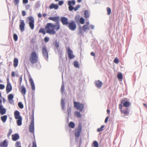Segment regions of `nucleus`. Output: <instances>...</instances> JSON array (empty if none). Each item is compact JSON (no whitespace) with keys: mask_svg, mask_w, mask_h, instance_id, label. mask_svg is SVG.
Masks as SVG:
<instances>
[{"mask_svg":"<svg viewBox=\"0 0 147 147\" xmlns=\"http://www.w3.org/2000/svg\"><path fill=\"white\" fill-rule=\"evenodd\" d=\"M27 18L29 21L28 24L29 27L31 30H33L34 28V18L32 16H30L28 17Z\"/></svg>","mask_w":147,"mask_h":147,"instance_id":"nucleus-5","label":"nucleus"},{"mask_svg":"<svg viewBox=\"0 0 147 147\" xmlns=\"http://www.w3.org/2000/svg\"><path fill=\"white\" fill-rule=\"evenodd\" d=\"M107 14L108 15H109L111 12V9L109 7H108L107 8Z\"/></svg>","mask_w":147,"mask_h":147,"instance_id":"nucleus-40","label":"nucleus"},{"mask_svg":"<svg viewBox=\"0 0 147 147\" xmlns=\"http://www.w3.org/2000/svg\"><path fill=\"white\" fill-rule=\"evenodd\" d=\"M104 127L105 126L104 125H102L100 127V128H98L97 129V131L99 132L102 131L103 130V129Z\"/></svg>","mask_w":147,"mask_h":147,"instance_id":"nucleus-35","label":"nucleus"},{"mask_svg":"<svg viewBox=\"0 0 147 147\" xmlns=\"http://www.w3.org/2000/svg\"><path fill=\"white\" fill-rule=\"evenodd\" d=\"M49 40V38L47 37H45L44 38V40L46 42H47Z\"/></svg>","mask_w":147,"mask_h":147,"instance_id":"nucleus-51","label":"nucleus"},{"mask_svg":"<svg viewBox=\"0 0 147 147\" xmlns=\"http://www.w3.org/2000/svg\"><path fill=\"white\" fill-rule=\"evenodd\" d=\"M38 16L39 18H40L42 17V16L40 13H39L38 14Z\"/></svg>","mask_w":147,"mask_h":147,"instance_id":"nucleus-59","label":"nucleus"},{"mask_svg":"<svg viewBox=\"0 0 147 147\" xmlns=\"http://www.w3.org/2000/svg\"><path fill=\"white\" fill-rule=\"evenodd\" d=\"M13 38L15 41H16L18 40V37L17 35L15 34H14L13 35Z\"/></svg>","mask_w":147,"mask_h":147,"instance_id":"nucleus-43","label":"nucleus"},{"mask_svg":"<svg viewBox=\"0 0 147 147\" xmlns=\"http://www.w3.org/2000/svg\"><path fill=\"white\" fill-rule=\"evenodd\" d=\"M63 1H61L59 2L58 4L59 5H61L63 4Z\"/></svg>","mask_w":147,"mask_h":147,"instance_id":"nucleus-53","label":"nucleus"},{"mask_svg":"<svg viewBox=\"0 0 147 147\" xmlns=\"http://www.w3.org/2000/svg\"><path fill=\"white\" fill-rule=\"evenodd\" d=\"M13 2L15 5H18L19 2V0H13Z\"/></svg>","mask_w":147,"mask_h":147,"instance_id":"nucleus-45","label":"nucleus"},{"mask_svg":"<svg viewBox=\"0 0 147 147\" xmlns=\"http://www.w3.org/2000/svg\"><path fill=\"white\" fill-rule=\"evenodd\" d=\"M61 21L63 25H67L69 24L67 19L65 17H62L61 18Z\"/></svg>","mask_w":147,"mask_h":147,"instance_id":"nucleus-16","label":"nucleus"},{"mask_svg":"<svg viewBox=\"0 0 147 147\" xmlns=\"http://www.w3.org/2000/svg\"><path fill=\"white\" fill-rule=\"evenodd\" d=\"M117 77L119 79H121L122 80L123 79V76L121 73H120L118 74Z\"/></svg>","mask_w":147,"mask_h":147,"instance_id":"nucleus-39","label":"nucleus"},{"mask_svg":"<svg viewBox=\"0 0 147 147\" xmlns=\"http://www.w3.org/2000/svg\"><path fill=\"white\" fill-rule=\"evenodd\" d=\"M49 8L50 9H55L56 10L58 8L59 6L57 4L52 3L49 5Z\"/></svg>","mask_w":147,"mask_h":147,"instance_id":"nucleus-21","label":"nucleus"},{"mask_svg":"<svg viewBox=\"0 0 147 147\" xmlns=\"http://www.w3.org/2000/svg\"><path fill=\"white\" fill-rule=\"evenodd\" d=\"M30 132L33 133L34 132V123H30L29 126Z\"/></svg>","mask_w":147,"mask_h":147,"instance_id":"nucleus-22","label":"nucleus"},{"mask_svg":"<svg viewBox=\"0 0 147 147\" xmlns=\"http://www.w3.org/2000/svg\"><path fill=\"white\" fill-rule=\"evenodd\" d=\"M5 88L4 86L2 84H0V89L2 90Z\"/></svg>","mask_w":147,"mask_h":147,"instance_id":"nucleus-52","label":"nucleus"},{"mask_svg":"<svg viewBox=\"0 0 147 147\" xmlns=\"http://www.w3.org/2000/svg\"><path fill=\"white\" fill-rule=\"evenodd\" d=\"M80 22L82 24H84L85 22L84 19L82 17L80 19Z\"/></svg>","mask_w":147,"mask_h":147,"instance_id":"nucleus-38","label":"nucleus"},{"mask_svg":"<svg viewBox=\"0 0 147 147\" xmlns=\"http://www.w3.org/2000/svg\"><path fill=\"white\" fill-rule=\"evenodd\" d=\"M114 62L117 64L119 62V60L117 58H116L114 59Z\"/></svg>","mask_w":147,"mask_h":147,"instance_id":"nucleus-50","label":"nucleus"},{"mask_svg":"<svg viewBox=\"0 0 147 147\" xmlns=\"http://www.w3.org/2000/svg\"><path fill=\"white\" fill-rule=\"evenodd\" d=\"M12 140L13 141H16L20 138L19 135L17 134H13L11 136Z\"/></svg>","mask_w":147,"mask_h":147,"instance_id":"nucleus-20","label":"nucleus"},{"mask_svg":"<svg viewBox=\"0 0 147 147\" xmlns=\"http://www.w3.org/2000/svg\"><path fill=\"white\" fill-rule=\"evenodd\" d=\"M74 106L77 110L82 111L84 108V105L81 103L74 102Z\"/></svg>","mask_w":147,"mask_h":147,"instance_id":"nucleus-4","label":"nucleus"},{"mask_svg":"<svg viewBox=\"0 0 147 147\" xmlns=\"http://www.w3.org/2000/svg\"><path fill=\"white\" fill-rule=\"evenodd\" d=\"M82 127L81 124L80 123L78 125V128L76 129L75 132L74 134L76 137H79L82 131Z\"/></svg>","mask_w":147,"mask_h":147,"instance_id":"nucleus-6","label":"nucleus"},{"mask_svg":"<svg viewBox=\"0 0 147 147\" xmlns=\"http://www.w3.org/2000/svg\"><path fill=\"white\" fill-rule=\"evenodd\" d=\"M74 66L76 68L78 67L79 64L78 62L77 61H75L74 63Z\"/></svg>","mask_w":147,"mask_h":147,"instance_id":"nucleus-42","label":"nucleus"},{"mask_svg":"<svg viewBox=\"0 0 147 147\" xmlns=\"http://www.w3.org/2000/svg\"><path fill=\"white\" fill-rule=\"evenodd\" d=\"M121 102L123 106L126 108L129 107L130 105V103L129 102L125 100H122Z\"/></svg>","mask_w":147,"mask_h":147,"instance_id":"nucleus-14","label":"nucleus"},{"mask_svg":"<svg viewBox=\"0 0 147 147\" xmlns=\"http://www.w3.org/2000/svg\"><path fill=\"white\" fill-rule=\"evenodd\" d=\"M42 51L44 57L48 58V53L47 49L45 47H42Z\"/></svg>","mask_w":147,"mask_h":147,"instance_id":"nucleus-15","label":"nucleus"},{"mask_svg":"<svg viewBox=\"0 0 147 147\" xmlns=\"http://www.w3.org/2000/svg\"><path fill=\"white\" fill-rule=\"evenodd\" d=\"M29 60L32 64H34L37 63L38 61V57L35 51L32 52L30 55Z\"/></svg>","mask_w":147,"mask_h":147,"instance_id":"nucleus-2","label":"nucleus"},{"mask_svg":"<svg viewBox=\"0 0 147 147\" xmlns=\"http://www.w3.org/2000/svg\"><path fill=\"white\" fill-rule=\"evenodd\" d=\"M47 14L46 13H43L42 15V16H43L44 17V18H45V17L47 16Z\"/></svg>","mask_w":147,"mask_h":147,"instance_id":"nucleus-62","label":"nucleus"},{"mask_svg":"<svg viewBox=\"0 0 147 147\" xmlns=\"http://www.w3.org/2000/svg\"><path fill=\"white\" fill-rule=\"evenodd\" d=\"M102 83L101 81L99 80H98L95 81V84L96 86L98 88H100L101 87L102 84Z\"/></svg>","mask_w":147,"mask_h":147,"instance_id":"nucleus-19","label":"nucleus"},{"mask_svg":"<svg viewBox=\"0 0 147 147\" xmlns=\"http://www.w3.org/2000/svg\"><path fill=\"white\" fill-rule=\"evenodd\" d=\"M50 20H51L56 22H59V18L58 16H56L55 17H49L48 18Z\"/></svg>","mask_w":147,"mask_h":147,"instance_id":"nucleus-18","label":"nucleus"},{"mask_svg":"<svg viewBox=\"0 0 147 147\" xmlns=\"http://www.w3.org/2000/svg\"><path fill=\"white\" fill-rule=\"evenodd\" d=\"M12 133V130L11 129H9V132L7 134V137L9 138V136Z\"/></svg>","mask_w":147,"mask_h":147,"instance_id":"nucleus-44","label":"nucleus"},{"mask_svg":"<svg viewBox=\"0 0 147 147\" xmlns=\"http://www.w3.org/2000/svg\"><path fill=\"white\" fill-rule=\"evenodd\" d=\"M59 42H56L55 43V46L57 48H58L59 47Z\"/></svg>","mask_w":147,"mask_h":147,"instance_id":"nucleus-48","label":"nucleus"},{"mask_svg":"<svg viewBox=\"0 0 147 147\" xmlns=\"http://www.w3.org/2000/svg\"><path fill=\"white\" fill-rule=\"evenodd\" d=\"M76 2L74 0L68 1L67 2L68 5L69 6L68 9L70 11H72L74 9L73 6L75 4Z\"/></svg>","mask_w":147,"mask_h":147,"instance_id":"nucleus-7","label":"nucleus"},{"mask_svg":"<svg viewBox=\"0 0 147 147\" xmlns=\"http://www.w3.org/2000/svg\"><path fill=\"white\" fill-rule=\"evenodd\" d=\"M18 60L17 58H15L13 60V66L14 67H16L18 66Z\"/></svg>","mask_w":147,"mask_h":147,"instance_id":"nucleus-26","label":"nucleus"},{"mask_svg":"<svg viewBox=\"0 0 147 147\" xmlns=\"http://www.w3.org/2000/svg\"><path fill=\"white\" fill-rule=\"evenodd\" d=\"M93 144L94 147H99L98 144L97 142L96 141H94L93 142Z\"/></svg>","mask_w":147,"mask_h":147,"instance_id":"nucleus-37","label":"nucleus"},{"mask_svg":"<svg viewBox=\"0 0 147 147\" xmlns=\"http://www.w3.org/2000/svg\"><path fill=\"white\" fill-rule=\"evenodd\" d=\"M122 106H123V105L121 103V104H119V109H120V111H121V110L123 109H122Z\"/></svg>","mask_w":147,"mask_h":147,"instance_id":"nucleus-49","label":"nucleus"},{"mask_svg":"<svg viewBox=\"0 0 147 147\" xmlns=\"http://www.w3.org/2000/svg\"><path fill=\"white\" fill-rule=\"evenodd\" d=\"M2 100H0V113L1 115H3L5 114L6 112V109L3 107V106L2 105Z\"/></svg>","mask_w":147,"mask_h":147,"instance_id":"nucleus-11","label":"nucleus"},{"mask_svg":"<svg viewBox=\"0 0 147 147\" xmlns=\"http://www.w3.org/2000/svg\"><path fill=\"white\" fill-rule=\"evenodd\" d=\"M22 16H25L26 14V12L24 11H22Z\"/></svg>","mask_w":147,"mask_h":147,"instance_id":"nucleus-54","label":"nucleus"},{"mask_svg":"<svg viewBox=\"0 0 147 147\" xmlns=\"http://www.w3.org/2000/svg\"><path fill=\"white\" fill-rule=\"evenodd\" d=\"M61 105L62 109H64L65 106V103L63 99L61 100Z\"/></svg>","mask_w":147,"mask_h":147,"instance_id":"nucleus-34","label":"nucleus"},{"mask_svg":"<svg viewBox=\"0 0 147 147\" xmlns=\"http://www.w3.org/2000/svg\"><path fill=\"white\" fill-rule=\"evenodd\" d=\"M39 33H42L43 35H45L46 32L45 29L42 28H40L39 31Z\"/></svg>","mask_w":147,"mask_h":147,"instance_id":"nucleus-30","label":"nucleus"},{"mask_svg":"<svg viewBox=\"0 0 147 147\" xmlns=\"http://www.w3.org/2000/svg\"><path fill=\"white\" fill-rule=\"evenodd\" d=\"M80 7V5H78L75 7L74 8V9L75 11H77Z\"/></svg>","mask_w":147,"mask_h":147,"instance_id":"nucleus-46","label":"nucleus"},{"mask_svg":"<svg viewBox=\"0 0 147 147\" xmlns=\"http://www.w3.org/2000/svg\"><path fill=\"white\" fill-rule=\"evenodd\" d=\"M75 115L78 118L81 117V115L80 112L78 111H75Z\"/></svg>","mask_w":147,"mask_h":147,"instance_id":"nucleus-32","label":"nucleus"},{"mask_svg":"<svg viewBox=\"0 0 147 147\" xmlns=\"http://www.w3.org/2000/svg\"><path fill=\"white\" fill-rule=\"evenodd\" d=\"M64 86L63 85H62L61 87V91L63 92L64 90Z\"/></svg>","mask_w":147,"mask_h":147,"instance_id":"nucleus-57","label":"nucleus"},{"mask_svg":"<svg viewBox=\"0 0 147 147\" xmlns=\"http://www.w3.org/2000/svg\"><path fill=\"white\" fill-rule=\"evenodd\" d=\"M14 116L16 119H18L16 122L18 126H20L22 124V118L20 115V112L18 111H16L14 112Z\"/></svg>","mask_w":147,"mask_h":147,"instance_id":"nucleus-3","label":"nucleus"},{"mask_svg":"<svg viewBox=\"0 0 147 147\" xmlns=\"http://www.w3.org/2000/svg\"><path fill=\"white\" fill-rule=\"evenodd\" d=\"M90 26L92 29H94V26L93 25H91Z\"/></svg>","mask_w":147,"mask_h":147,"instance_id":"nucleus-61","label":"nucleus"},{"mask_svg":"<svg viewBox=\"0 0 147 147\" xmlns=\"http://www.w3.org/2000/svg\"><path fill=\"white\" fill-rule=\"evenodd\" d=\"M7 80L9 81L8 79ZM12 86L10 84L9 82V81L7 82V84L6 87V92L7 94L9 93L12 90Z\"/></svg>","mask_w":147,"mask_h":147,"instance_id":"nucleus-13","label":"nucleus"},{"mask_svg":"<svg viewBox=\"0 0 147 147\" xmlns=\"http://www.w3.org/2000/svg\"><path fill=\"white\" fill-rule=\"evenodd\" d=\"M29 81L31 84L32 90H34L35 89L34 84L32 79L31 78H30Z\"/></svg>","mask_w":147,"mask_h":147,"instance_id":"nucleus-23","label":"nucleus"},{"mask_svg":"<svg viewBox=\"0 0 147 147\" xmlns=\"http://www.w3.org/2000/svg\"><path fill=\"white\" fill-rule=\"evenodd\" d=\"M75 125L74 123L73 122H70L69 124V127L72 128H74Z\"/></svg>","mask_w":147,"mask_h":147,"instance_id":"nucleus-31","label":"nucleus"},{"mask_svg":"<svg viewBox=\"0 0 147 147\" xmlns=\"http://www.w3.org/2000/svg\"><path fill=\"white\" fill-rule=\"evenodd\" d=\"M28 0H23V2L24 3H28Z\"/></svg>","mask_w":147,"mask_h":147,"instance_id":"nucleus-58","label":"nucleus"},{"mask_svg":"<svg viewBox=\"0 0 147 147\" xmlns=\"http://www.w3.org/2000/svg\"><path fill=\"white\" fill-rule=\"evenodd\" d=\"M20 29L21 31L23 32L24 30L25 24L24 20H20Z\"/></svg>","mask_w":147,"mask_h":147,"instance_id":"nucleus-12","label":"nucleus"},{"mask_svg":"<svg viewBox=\"0 0 147 147\" xmlns=\"http://www.w3.org/2000/svg\"><path fill=\"white\" fill-rule=\"evenodd\" d=\"M84 17L85 18H87L89 17V14L88 11L86 10L84 12Z\"/></svg>","mask_w":147,"mask_h":147,"instance_id":"nucleus-33","label":"nucleus"},{"mask_svg":"<svg viewBox=\"0 0 147 147\" xmlns=\"http://www.w3.org/2000/svg\"><path fill=\"white\" fill-rule=\"evenodd\" d=\"M7 119V116L6 115L3 116L1 117V119L3 123H5Z\"/></svg>","mask_w":147,"mask_h":147,"instance_id":"nucleus-29","label":"nucleus"},{"mask_svg":"<svg viewBox=\"0 0 147 147\" xmlns=\"http://www.w3.org/2000/svg\"><path fill=\"white\" fill-rule=\"evenodd\" d=\"M19 107L21 109H22L23 108L24 106L23 104L21 102H19L18 104Z\"/></svg>","mask_w":147,"mask_h":147,"instance_id":"nucleus-41","label":"nucleus"},{"mask_svg":"<svg viewBox=\"0 0 147 147\" xmlns=\"http://www.w3.org/2000/svg\"><path fill=\"white\" fill-rule=\"evenodd\" d=\"M19 90L23 95L24 96L26 94V90L24 86L23 85L20 88H19Z\"/></svg>","mask_w":147,"mask_h":147,"instance_id":"nucleus-17","label":"nucleus"},{"mask_svg":"<svg viewBox=\"0 0 147 147\" xmlns=\"http://www.w3.org/2000/svg\"><path fill=\"white\" fill-rule=\"evenodd\" d=\"M107 112L109 114L110 111L109 109H107Z\"/></svg>","mask_w":147,"mask_h":147,"instance_id":"nucleus-63","label":"nucleus"},{"mask_svg":"<svg viewBox=\"0 0 147 147\" xmlns=\"http://www.w3.org/2000/svg\"><path fill=\"white\" fill-rule=\"evenodd\" d=\"M60 27L59 23L54 25L51 23H48L45 27V29L47 33L50 35H54L56 32L54 29L58 31L60 28Z\"/></svg>","mask_w":147,"mask_h":147,"instance_id":"nucleus-1","label":"nucleus"},{"mask_svg":"<svg viewBox=\"0 0 147 147\" xmlns=\"http://www.w3.org/2000/svg\"><path fill=\"white\" fill-rule=\"evenodd\" d=\"M8 145L7 140H4L2 143H0V146L1 147H7Z\"/></svg>","mask_w":147,"mask_h":147,"instance_id":"nucleus-24","label":"nucleus"},{"mask_svg":"<svg viewBox=\"0 0 147 147\" xmlns=\"http://www.w3.org/2000/svg\"><path fill=\"white\" fill-rule=\"evenodd\" d=\"M16 147H21L20 142V141H17L16 143Z\"/></svg>","mask_w":147,"mask_h":147,"instance_id":"nucleus-36","label":"nucleus"},{"mask_svg":"<svg viewBox=\"0 0 147 147\" xmlns=\"http://www.w3.org/2000/svg\"><path fill=\"white\" fill-rule=\"evenodd\" d=\"M90 54L92 56L95 57V54L94 52H91Z\"/></svg>","mask_w":147,"mask_h":147,"instance_id":"nucleus-60","label":"nucleus"},{"mask_svg":"<svg viewBox=\"0 0 147 147\" xmlns=\"http://www.w3.org/2000/svg\"><path fill=\"white\" fill-rule=\"evenodd\" d=\"M121 114L122 115H123V117L128 115L129 113V109L127 108H125L124 109L121 110Z\"/></svg>","mask_w":147,"mask_h":147,"instance_id":"nucleus-9","label":"nucleus"},{"mask_svg":"<svg viewBox=\"0 0 147 147\" xmlns=\"http://www.w3.org/2000/svg\"><path fill=\"white\" fill-rule=\"evenodd\" d=\"M68 24L69 28L72 30H74L76 28V25L74 21L71 22Z\"/></svg>","mask_w":147,"mask_h":147,"instance_id":"nucleus-10","label":"nucleus"},{"mask_svg":"<svg viewBox=\"0 0 147 147\" xmlns=\"http://www.w3.org/2000/svg\"><path fill=\"white\" fill-rule=\"evenodd\" d=\"M143 105L146 108H147V106L146 104L143 103Z\"/></svg>","mask_w":147,"mask_h":147,"instance_id":"nucleus-64","label":"nucleus"},{"mask_svg":"<svg viewBox=\"0 0 147 147\" xmlns=\"http://www.w3.org/2000/svg\"><path fill=\"white\" fill-rule=\"evenodd\" d=\"M89 29V27L88 25L84 24L82 26V30L84 32H86L87 30Z\"/></svg>","mask_w":147,"mask_h":147,"instance_id":"nucleus-27","label":"nucleus"},{"mask_svg":"<svg viewBox=\"0 0 147 147\" xmlns=\"http://www.w3.org/2000/svg\"><path fill=\"white\" fill-rule=\"evenodd\" d=\"M14 97L13 95L12 94H9L8 96V99L9 101V102L12 100Z\"/></svg>","mask_w":147,"mask_h":147,"instance_id":"nucleus-28","label":"nucleus"},{"mask_svg":"<svg viewBox=\"0 0 147 147\" xmlns=\"http://www.w3.org/2000/svg\"><path fill=\"white\" fill-rule=\"evenodd\" d=\"M11 76L12 77H14L15 76V73L14 71H12L11 73Z\"/></svg>","mask_w":147,"mask_h":147,"instance_id":"nucleus-55","label":"nucleus"},{"mask_svg":"<svg viewBox=\"0 0 147 147\" xmlns=\"http://www.w3.org/2000/svg\"><path fill=\"white\" fill-rule=\"evenodd\" d=\"M109 118V116H107V117H106V118L105 120V123H106L107 122Z\"/></svg>","mask_w":147,"mask_h":147,"instance_id":"nucleus-56","label":"nucleus"},{"mask_svg":"<svg viewBox=\"0 0 147 147\" xmlns=\"http://www.w3.org/2000/svg\"><path fill=\"white\" fill-rule=\"evenodd\" d=\"M32 147H37L36 144L35 140L33 141L32 142Z\"/></svg>","mask_w":147,"mask_h":147,"instance_id":"nucleus-47","label":"nucleus"},{"mask_svg":"<svg viewBox=\"0 0 147 147\" xmlns=\"http://www.w3.org/2000/svg\"><path fill=\"white\" fill-rule=\"evenodd\" d=\"M66 50L69 59H71L75 57V56L73 54V51L70 49L69 47H67Z\"/></svg>","mask_w":147,"mask_h":147,"instance_id":"nucleus-8","label":"nucleus"},{"mask_svg":"<svg viewBox=\"0 0 147 147\" xmlns=\"http://www.w3.org/2000/svg\"><path fill=\"white\" fill-rule=\"evenodd\" d=\"M34 110L33 109L32 111V115L30 116V119L31 120V123H34Z\"/></svg>","mask_w":147,"mask_h":147,"instance_id":"nucleus-25","label":"nucleus"}]
</instances>
